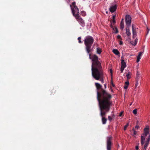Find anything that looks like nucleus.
Here are the masks:
<instances>
[{"label":"nucleus","instance_id":"nucleus-1","mask_svg":"<svg viewBox=\"0 0 150 150\" xmlns=\"http://www.w3.org/2000/svg\"><path fill=\"white\" fill-rule=\"evenodd\" d=\"M112 96L106 91L103 90L102 94L99 92H97V99L99 102V105L100 112V115L102 117V121L103 124L106 123L107 119L104 117L106 113L108 112L112 104L110 100Z\"/></svg>","mask_w":150,"mask_h":150},{"label":"nucleus","instance_id":"nucleus-2","mask_svg":"<svg viewBox=\"0 0 150 150\" xmlns=\"http://www.w3.org/2000/svg\"><path fill=\"white\" fill-rule=\"evenodd\" d=\"M93 51V49L88 53L86 51L87 53L88 54L89 58L92 59V64L91 65L92 74L93 78L96 80L100 79L102 82H103V74L102 70V67L101 63L98 60V57L96 55H94L91 56V53Z\"/></svg>","mask_w":150,"mask_h":150},{"label":"nucleus","instance_id":"nucleus-3","mask_svg":"<svg viewBox=\"0 0 150 150\" xmlns=\"http://www.w3.org/2000/svg\"><path fill=\"white\" fill-rule=\"evenodd\" d=\"M94 39L91 36H86L84 40V43L85 46V50L89 53L92 49V46L94 41Z\"/></svg>","mask_w":150,"mask_h":150},{"label":"nucleus","instance_id":"nucleus-4","mask_svg":"<svg viewBox=\"0 0 150 150\" xmlns=\"http://www.w3.org/2000/svg\"><path fill=\"white\" fill-rule=\"evenodd\" d=\"M149 126H146L145 128L144 129V132L142 134L141 137V144L143 145L144 143L146 136L149 134Z\"/></svg>","mask_w":150,"mask_h":150},{"label":"nucleus","instance_id":"nucleus-5","mask_svg":"<svg viewBox=\"0 0 150 150\" xmlns=\"http://www.w3.org/2000/svg\"><path fill=\"white\" fill-rule=\"evenodd\" d=\"M125 18L126 26L129 27L131 24L132 18L129 15H127L125 16Z\"/></svg>","mask_w":150,"mask_h":150},{"label":"nucleus","instance_id":"nucleus-6","mask_svg":"<svg viewBox=\"0 0 150 150\" xmlns=\"http://www.w3.org/2000/svg\"><path fill=\"white\" fill-rule=\"evenodd\" d=\"M76 18L81 26L83 27L85 26V23L84 21L80 16L77 15Z\"/></svg>","mask_w":150,"mask_h":150},{"label":"nucleus","instance_id":"nucleus-7","mask_svg":"<svg viewBox=\"0 0 150 150\" xmlns=\"http://www.w3.org/2000/svg\"><path fill=\"white\" fill-rule=\"evenodd\" d=\"M112 139V137H108L107 139V150H111V140Z\"/></svg>","mask_w":150,"mask_h":150},{"label":"nucleus","instance_id":"nucleus-8","mask_svg":"<svg viewBox=\"0 0 150 150\" xmlns=\"http://www.w3.org/2000/svg\"><path fill=\"white\" fill-rule=\"evenodd\" d=\"M121 66L120 68V71L121 72H122L124 68L126 67V64L124 60L122 59H121Z\"/></svg>","mask_w":150,"mask_h":150},{"label":"nucleus","instance_id":"nucleus-9","mask_svg":"<svg viewBox=\"0 0 150 150\" xmlns=\"http://www.w3.org/2000/svg\"><path fill=\"white\" fill-rule=\"evenodd\" d=\"M109 69L110 70V71L111 74V88L110 89L111 91H112V67L111 66L109 67Z\"/></svg>","mask_w":150,"mask_h":150},{"label":"nucleus","instance_id":"nucleus-10","mask_svg":"<svg viewBox=\"0 0 150 150\" xmlns=\"http://www.w3.org/2000/svg\"><path fill=\"white\" fill-rule=\"evenodd\" d=\"M150 140V134L148 136L147 138H146V141L145 142V144L144 145V147L143 150H146V148L147 147L148 145L149 144Z\"/></svg>","mask_w":150,"mask_h":150},{"label":"nucleus","instance_id":"nucleus-11","mask_svg":"<svg viewBox=\"0 0 150 150\" xmlns=\"http://www.w3.org/2000/svg\"><path fill=\"white\" fill-rule=\"evenodd\" d=\"M132 26L133 34L132 38H134L137 36L136 29L134 28V25H132Z\"/></svg>","mask_w":150,"mask_h":150},{"label":"nucleus","instance_id":"nucleus-12","mask_svg":"<svg viewBox=\"0 0 150 150\" xmlns=\"http://www.w3.org/2000/svg\"><path fill=\"white\" fill-rule=\"evenodd\" d=\"M72 12L73 16L75 17L77 15L79 16V9H76V10L72 9Z\"/></svg>","mask_w":150,"mask_h":150},{"label":"nucleus","instance_id":"nucleus-13","mask_svg":"<svg viewBox=\"0 0 150 150\" xmlns=\"http://www.w3.org/2000/svg\"><path fill=\"white\" fill-rule=\"evenodd\" d=\"M117 5L116 4H115L113 5V17L114 16V18H115L116 16V12L115 13L117 8Z\"/></svg>","mask_w":150,"mask_h":150},{"label":"nucleus","instance_id":"nucleus-14","mask_svg":"<svg viewBox=\"0 0 150 150\" xmlns=\"http://www.w3.org/2000/svg\"><path fill=\"white\" fill-rule=\"evenodd\" d=\"M129 27H127L126 29V34L128 37H129L131 35Z\"/></svg>","mask_w":150,"mask_h":150},{"label":"nucleus","instance_id":"nucleus-15","mask_svg":"<svg viewBox=\"0 0 150 150\" xmlns=\"http://www.w3.org/2000/svg\"><path fill=\"white\" fill-rule=\"evenodd\" d=\"M142 52H139V54L137 56V62H138L139 61L140 59H141V56L142 55Z\"/></svg>","mask_w":150,"mask_h":150},{"label":"nucleus","instance_id":"nucleus-16","mask_svg":"<svg viewBox=\"0 0 150 150\" xmlns=\"http://www.w3.org/2000/svg\"><path fill=\"white\" fill-rule=\"evenodd\" d=\"M113 53H114L115 54L118 56H120V53L118 50L117 49H113Z\"/></svg>","mask_w":150,"mask_h":150},{"label":"nucleus","instance_id":"nucleus-17","mask_svg":"<svg viewBox=\"0 0 150 150\" xmlns=\"http://www.w3.org/2000/svg\"><path fill=\"white\" fill-rule=\"evenodd\" d=\"M131 132L132 133H133V134H132V135L134 137H135V136L137 134V132H136L135 129L134 128H133L132 130L131 131Z\"/></svg>","mask_w":150,"mask_h":150},{"label":"nucleus","instance_id":"nucleus-18","mask_svg":"<svg viewBox=\"0 0 150 150\" xmlns=\"http://www.w3.org/2000/svg\"><path fill=\"white\" fill-rule=\"evenodd\" d=\"M137 39L136 38L134 42L132 41L130 43L132 45L135 46L137 44Z\"/></svg>","mask_w":150,"mask_h":150},{"label":"nucleus","instance_id":"nucleus-19","mask_svg":"<svg viewBox=\"0 0 150 150\" xmlns=\"http://www.w3.org/2000/svg\"><path fill=\"white\" fill-rule=\"evenodd\" d=\"M129 83L128 81H126L125 83V85L124 88L125 89H126L127 88L128 86L129 85Z\"/></svg>","mask_w":150,"mask_h":150},{"label":"nucleus","instance_id":"nucleus-20","mask_svg":"<svg viewBox=\"0 0 150 150\" xmlns=\"http://www.w3.org/2000/svg\"><path fill=\"white\" fill-rule=\"evenodd\" d=\"M139 75L140 74L139 73V72H137V74L136 77V80L137 81H138L139 80L140 78Z\"/></svg>","mask_w":150,"mask_h":150},{"label":"nucleus","instance_id":"nucleus-21","mask_svg":"<svg viewBox=\"0 0 150 150\" xmlns=\"http://www.w3.org/2000/svg\"><path fill=\"white\" fill-rule=\"evenodd\" d=\"M102 52V50L100 47H97L96 48V53L98 54H100Z\"/></svg>","mask_w":150,"mask_h":150},{"label":"nucleus","instance_id":"nucleus-22","mask_svg":"<svg viewBox=\"0 0 150 150\" xmlns=\"http://www.w3.org/2000/svg\"><path fill=\"white\" fill-rule=\"evenodd\" d=\"M95 85L98 89H99L101 88V85L98 83H95Z\"/></svg>","mask_w":150,"mask_h":150},{"label":"nucleus","instance_id":"nucleus-23","mask_svg":"<svg viewBox=\"0 0 150 150\" xmlns=\"http://www.w3.org/2000/svg\"><path fill=\"white\" fill-rule=\"evenodd\" d=\"M131 74V73L129 72H128V73L126 74V76L127 79H129L130 78V77L129 76Z\"/></svg>","mask_w":150,"mask_h":150},{"label":"nucleus","instance_id":"nucleus-24","mask_svg":"<svg viewBox=\"0 0 150 150\" xmlns=\"http://www.w3.org/2000/svg\"><path fill=\"white\" fill-rule=\"evenodd\" d=\"M120 27L122 30H123L124 28V23H120Z\"/></svg>","mask_w":150,"mask_h":150},{"label":"nucleus","instance_id":"nucleus-25","mask_svg":"<svg viewBox=\"0 0 150 150\" xmlns=\"http://www.w3.org/2000/svg\"><path fill=\"white\" fill-rule=\"evenodd\" d=\"M113 30H114V31H115V33H118V29L116 27H115L114 29V28H113Z\"/></svg>","mask_w":150,"mask_h":150},{"label":"nucleus","instance_id":"nucleus-26","mask_svg":"<svg viewBox=\"0 0 150 150\" xmlns=\"http://www.w3.org/2000/svg\"><path fill=\"white\" fill-rule=\"evenodd\" d=\"M133 113L135 115H136L137 114V109H135L133 111Z\"/></svg>","mask_w":150,"mask_h":150},{"label":"nucleus","instance_id":"nucleus-27","mask_svg":"<svg viewBox=\"0 0 150 150\" xmlns=\"http://www.w3.org/2000/svg\"><path fill=\"white\" fill-rule=\"evenodd\" d=\"M81 15L83 16H85L86 15V12L84 11H81Z\"/></svg>","mask_w":150,"mask_h":150},{"label":"nucleus","instance_id":"nucleus-28","mask_svg":"<svg viewBox=\"0 0 150 150\" xmlns=\"http://www.w3.org/2000/svg\"><path fill=\"white\" fill-rule=\"evenodd\" d=\"M129 125V123H127L125 125L124 127V129L125 130H126L128 126Z\"/></svg>","mask_w":150,"mask_h":150},{"label":"nucleus","instance_id":"nucleus-29","mask_svg":"<svg viewBox=\"0 0 150 150\" xmlns=\"http://www.w3.org/2000/svg\"><path fill=\"white\" fill-rule=\"evenodd\" d=\"M110 11L112 13V6H111L110 8H109Z\"/></svg>","mask_w":150,"mask_h":150},{"label":"nucleus","instance_id":"nucleus-30","mask_svg":"<svg viewBox=\"0 0 150 150\" xmlns=\"http://www.w3.org/2000/svg\"><path fill=\"white\" fill-rule=\"evenodd\" d=\"M81 38L80 37H79L78 38V40L79 41V43H82V42H81Z\"/></svg>","mask_w":150,"mask_h":150},{"label":"nucleus","instance_id":"nucleus-31","mask_svg":"<svg viewBox=\"0 0 150 150\" xmlns=\"http://www.w3.org/2000/svg\"><path fill=\"white\" fill-rule=\"evenodd\" d=\"M117 38L118 39H119V40H122V39L121 37V36L120 35H117Z\"/></svg>","mask_w":150,"mask_h":150},{"label":"nucleus","instance_id":"nucleus-32","mask_svg":"<svg viewBox=\"0 0 150 150\" xmlns=\"http://www.w3.org/2000/svg\"><path fill=\"white\" fill-rule=\"evenodd\" d=\"M110 19V26L111 28H112V19Z\"/></svg>","mask_w":150,"mask_h":150},{"label":"nucleus","instance_id":"nucleus-33","mask_svg":"<svg viewBox=\"0 0 150 150\" xmlns=\"http://www.w3.org/2000/svg\"><path fill=\"white\" fill-rule=\"evenodd\" d=\"M56 91V90H55L54 89H53L51 90V93L53 94V93H55Z\"/></svg>","mask_w":150,"mask_h":150},{"label":"nucleus","instance_id":"nucleus-34","mask_svg":"<svg viewBox=\"0 0 150 150\" xmlns=\"http://www.w3.org/2000/svg\"><path fill=\"white\" fill-rule=\"evenodd\" d=\"M76 9H79L76 6H74V8H72V9L76 10Z\"/></svg>","mask_w":150,"mask_h":150},{"label":"nucleus","instance_id":"nucleus-35","mask_svg":"<svg viewBox=\"0 0 150 150\" xmlns=\"http://www.w3.org/2000/svg\"><path fill=\"white\" fill-rule=\"evenodd\" d=\"M108 119L110 121H111V120H112V117L111 116H108Z\"/></svg>","mask_w":150,"mask_h":150},{"label":"nucleus","instance_id":"nucleus-36","mask_svg":"<svg viewBox=\"0 0 150 150\" xmlns=\"http://www.w3.org/2000/svg\"><path fill=\"white\" fill-rule=\"evenodd\" d=\"M123 44V42L122 41V40H121L119 41V44L120 45H122Z\"/></svg>","mask_w":150,"mask_h":150},{"label":"nucleus","instance_id":"nucleus-37","mask_svg":"<svg viewBox=\"0 0 150 150\" xmlns=\"http://www.w3.org/2000/svg\"><path fill=\"white\" fill-rule=\"evenodd\" d=\"M76 4V2H75L73 1L72 3V5L74 6H75V5Z\"/></svg>","mask_w":150,"mask_h":150},{"label":"nucleus","instance_id":"nucleus-38","mask_svg":"<svg viewBox=\"0 0 150 150\" xmlns=\"http://www.w3.org/2000/svg\"><path fill=\"white\" fill-rule=\"evenodd\" d=\"M115 19V18H113V25H114V24L115 23H116V21Z\"/></svg>","mask_w":150,"mask_h":150},{"label":"nucleus","instance_id":"nucleus-39","mask_svg":"<svg viewBox=\"0 0 150 150\" xmlns=\"http://www.w3.org/2000/svg\"><path fill=\"white\" fill-rule=\"evenodd\" d=\"M123 113V112H120V114H119V116L120 117H121V116H122V115Z\"/></svg>","mask_w":150,"mask_h":150},{"label":"nucleus","instance_id":"nucleus-40","mask_svg":"<svg viewBox=\"0 0 150 150\" xmlns=\"http://www.w3.org/2000/svg\"><path fill=\"white\" fill-rule=\"evenodd\" d=\"M136 150H138L139 149V146H136L135 147Z\"/></svg>","mask_w":150,"mask_h":150},{"label":"nucleus","instance_id":"nucleus-41","mask_svg":"<svg viewBox=\"0 0 150 150\" xmlns=\"http://www.w3.org/2000/svg\"><path fill=\"white\" fill-rule=\"evenodd\" d=\"M138 81H137L136 83L135 84V87H137L138 85Z\"/></svg>","mask_w":150,"mask_h":150},{"label":"nucleus","instance_id":"nucleus-42","mask_svg":"<svg viewBox=\"0 0 150 150\" xmlns=\"http://www.w3.org/2000/svg\"><path fill=\"white\" fill-rule=\"evenodd\" d=\"M139 128V126H138V125H137L135 126V128L138 129V128Z\"/></svg>","mask_w":150,"mask_h":150},{"label":"nucleus","instance_id":"nucleus-43","mask_svg":"<svg viewBox=\"0 0 150 150\" xmlns=\"http://www.w3.org/2000/svg\"><path fill=\"white\" fill-rule=\"evenodd\" d=\"M120 23H124V19H123V18H122V19Z\"/></svg>","mask_w":150,"mask_h":150},{"label":"nucleus","instance_id":"nucleus-44","mask_svg":"<svg viewBox=\"0 0 150 150\" xmlns=\"http://www.w3.org/2000/svg\"><path fill=\"white\" fill-rule=\"evenodd\" d=\"M138 122H139V121L138 120H137V124H138Z\"/></svg>","mask_w":150,"mask_h":150},{"label":"nucleus","instance_id":"nucleus-45","mask_svg":"<svg viewBox=\"0 0 150 150\" xmlns=\"http://www.w3.org/2000/svg\"><path fill=\"white\" fill-rule=\"evenodd\" d=\"M132 104V103H131L129 105H131Z\"/></svg>","mask_w":150,"mask_h":150},{"label":"nucleus","instance_id":"nucleus-46","mask_svg":"<svg viewBox=\"0 0 150 150\" xmlns=\"http://www.w3.org/2000/svg\"><path fill=\"white\" fill-rule=\"evenodd\" d=\"M106 13L107 14H108V11H106Z\"/></svg>","mask_w":150,"mask_h":150},{"label":"nucleus","instance_id":"nucleus-47","mask_svg":"<svg viewBox=\"0 0 150 150\" xmlns=\"http://www.w3.org/2000/svg\"><path fill=\"white\" fill-rule=\"evenodd\" d=\"M149 30H148V31H147V33H148V32H149Z\"/></svg>","mask_w":150,"mask_h":150},{"label":"nucleus","instance_id":"nucleus-48","mask_svg":"<svg viewBox=\"0 0 150 150\" xmlns=\"http://www.w3.org/2000/svg\"><path fill=\"white\" fill-rule=\"evenodd\" d=\"M113 87H114V86L115 85L113 84Z\"/></svg>","mask_w":150,"mask_h":150},{"label":"nucleus","instance_id":"nucleus-49","mask_svg":"<svg viewBox=\"0 0 150 150\" xmlns=\"http://www.w3.org/2000/svg\"><path fill=\"white\" fill-rule=\"evenodd\" d=\"M105 87H106V86H105Z\"/></svg>","mask_w":150,"mask_h":150}]
</instances>
